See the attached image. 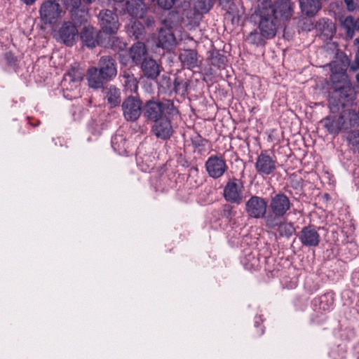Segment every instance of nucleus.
<instances>
[{
  "mask_svg": "<svg viewBox=\"0 0 359 359\" xmlns=\"http://www.w3.org/2000/svg\"><path fill=\"white\" fill-rule=\"evenodd\" d=\"M226 58L222 55H217L212 58V65L217 67L219 69L224 68Z\"/></svg>",
  "mask_w": 359,
  "mask_h": 359,
  "instance_id": "obj_41",
  "label": "nucleus"
},
{
  "mask_svg": "<svg viewBox=\"0 0 359 359\" xmlns=\"http://www.w3.org/2000/svg\"><path fill=\"white\" fill-rule=\"evenodd\" d=\"M348 140L359 149V130L353 131L349 135Z\"/></svg>",
  "mask_w": 359,
  "mask_h": 359,
  "instance_id": "obj_42",
  "label": "nucleus"
},
{
  "mask_svg": "<svg viewBox=\"0 0 359 359\" xmlns=\"http://www.w3.org/2000/svg\"><path fill=\"white\" fill-rule=\"evenodd\" d=\"M121 14L128 13L133 18H142L143 1L142 0H126L124 8L119 11Z\"/></svg>",
  "mask_w": 359,
  "mask_h": 359,
  "instance_id": "obj_20",
  "label": "nucleus"
},
{
  "mask_svg": "<svg viewBox=\"0 0 359 359\" xmlns=\"http://www.w3.org/2000/svg\"><path fill=\"white\" fill-rule=\"evenodd\" d=\"M245 269L248 271H257L260 268L259 259L255 254L250 252L242 260Z\"/></svg>",
  "mask_w": 359,
  "mask_h": 359,
  "instance_id": "obj_32",
  "label": "nucleus"
},
{
  "mask_svg": "<svg viewBox=\"0 0 359 359\" xmlns=\"http://www.w3.org/2000/svg\"><path fill=\"white\" fill-rule=\"evenodd\" d=\"M332 73H339L341 77H347L346 70L348 63L343 60H334L330 64Z\"/></svg>",
  "mask_w": 359,
  "mask_h": 359,
  "instance_id": "obj_34",
  "label": "nucleus"
},
{
  "mask_svg": "<svg viewBox=\"0 0 359 359\" xmlns=\"http://www.w3.org/2000/svg\"><path fill=\"white\" fill-rule=\"evenodd\" d=\"M355 44L358 46V52H359V38L355 39Z\"/></svg>",
  "mask_w": 359,
  "mask_h": 359,
  "instance_id": "obj_50",
  "label": "nucleus"
},
{
  "mask_svg": "<svg viewBox=\"0 0 359 359\" xmlns=\"http://www.w3.org/2000/svg\"><path fill=\"white\" fill-rule=\"evenodd\" d=\"M330 79L334 84L338 86L337 83L341 85L345 84L344 82L346 81V77H341L339 73H332Z\"/></svg>",
  "mask_w": 359,
  "mask_h": 359,
  "instance_id": "obj_43",
  "label": "nucleus"
},
{
  "mask_svg": "<svg viewBox=\"0 0 359 359\" xmlns=\"http://www.w3.org/2000/svg\"><path fill=\"white\" fill-rule=\"evenodd\" d=\"M205 168L210 177L217 180L222 177L228 170V165L224 156L214 154L206 160Z\"/></svg>",
  "mask_w": 359,
  "mask_h": 359,
  "instance_id": "obj_5",
  "label": "nucleus"
},
{
  "mask_svg": "<svg viewBox=\"0 0 359 359\" xmlns=\"http://www.w3.org/2000/svg\"><path fill=\"white\" fill-rule=\"evenodd\" d=\"M87 80L90 88L98 89L103 87L105 79L102 77V74L97 67H91L88 70Z\"/></svg>",
  "mask_w": 359,
  "mask_h": 359,
  "instance_id": "obj_27",
  "label": "nucleus"
},
{
  "mask_svg": "<svg viewBox=\"0 0 359 359\" xmlns=\"http://www.w3.org/2000/svg\"><path fill=\"white\" fill-rule=\"evenodd\" d=\"M211 1L212 0H194L195 10L201 13L208 12L211 8Z\"/></svg>",
  "mask_w": 359,
  "mask_h": 359,
  "instance_id": "obj_37",
  "label": "nucleus"
},
{
  "mask_svg": "<svg viewBox=\"0 0 359 359\" xmlns=\"http://www.w3.org/2000/svg\"><path fill=\"white\" fill-rule=\"evenodd\" d=\"M147 53V51L144 43L140 41L133 44L130 50V57L136 64L143 61Z\"/></svg>",
  "mask_w": 359,
  "mask_h": 359,
  "instance_id": "obj_30",
  "label": "nucleus"
},
{
  "mask_svg": "<svg viewBox=\"0 0 359 359\" xmlns=\"http://www.w3.org/2000/svg\"><path fill=\"white\" fill-rule=\"evenodd\" d=\"M143 114L147 120L154 122L168 116H175L178 110L170 100H149L143 107Z\"/></svg>",
  "mask_w": 359,
  "mask_h": 359,
  "instance_id": "obj_1",
  "label": "nucleus"
},
{
  "mask_svg": "<svg viewBox=\"0 0 359 359\" xmlns=\"http://www.w3.org/2000/svg\"><path fill=\"white\" fill-rule=\"evenodd\" d=\"M174 116H168L154 121L151 131L154 135L163 140H169L174 133L171 120Z\"/></svg>",
  "mask_w": 359,
  "mask_h": 359,
  "instance_id": "obj_10",
  "label": "nucleus"
},
{
  "mask_svg": "<svg viewBox=\"0 0 359 359\" xmlns=\"http://www.w3.org/2000/svg\"><path fill=\"white\" fill-rule=\"evenodd\" d=\"M264 36L262 33H258L257 31L251 32L248 36L247 39L250 43L255 44L257 46L262 45L264 43Z\"/></svg>",
  "mask_w": 359,
  "mask_h": 359,
  "instance_id": "obj_38",
  "label": "nucleus"
},
{
  "mask_svg": "<svg viewBox=\"0 0 359 359\" xmlns=\"http://www.w3.org/2000/svg\"><path fill=\"white\" fill-rule=\"evenodd\" d=\"M298 238L302 246L317 247L320 242V236L317 228L313 225L304 226L298 234Z\"/></svg>",
  "mask_w": 359,
  "mask_h": 359,
  "instance_id": "obj_12",
  "label": "nucleus"
},
{
  "mask_svg": "<svg viewBox=\"0 0 359 359\" xmlns=\"http://www.w3.org/2000/svg\"><path fill=\"white\" fill-rule=\"evenodd\" d=\"M256 330H257V334L259 336L260 335H262L264 332V327L263 326H257V328H256Z\"/></svg>",
  "mask_w": 359,
  "mask_h": 359,
  "instance_id": "obj_48",
  "label": "nucleus"
},
{
  "mask_svg": "<svg viewBox=\"0 0 359 359\" xmlns=\"http://www.w3.org/2000/svg\"><path fill=\"white\" fill-rule=\"evenodd\" d=\"M351 92V88L347 84H342L335 86L334 97H338L337 102L335 103L334 97H330L329 102L330 104H334L336 107L345 105V101Z\"/></svg>",
  "mask_w": 359,
  "mask_h": 359,
  "instance_id": "obj_23",
  "label": "nucleus"
},
{
  "mask_svg": "<svg viewBox=\"0 0 359 359\" xmlns=\"http://www.w3.org/2000/svg\"><path fill=\"white\" fill-rule=\"evenodd\" d=\"M176 43L174 34L169 29H161L158 34V46L164 49H172Z\"/></svg>",
  "mask_w": 359,
  "mask_h": 359,
  "instance_id": "obj_28",
  "label": "nucleus"
},
{
  "mask_svg": "<svg viewBox=\"0 0 359 359\" xmlns=\"http://www.w3.org/2000/svg\"><path fill=\"white\" fill-rule=\"evenodd\" d=\"M323 122L327 131L332 134L339 133L345 123L344 118L342 115L327 116Z\"/></svg>",
  "mask_w": 359,
  "mask_h": 359,
  "instance_id": "obj_22",
  "label": "nucleus"
},
{
  "mask_svg": "<svg viewBox=\"0 0 359 359\" xmlns=\"http://www.w3.org/2000/svg\"><path fill=\"white\" fill-rule=\"evenodd\" d=\"M5 57L9 64L15 63V60L11 53H6Z\"/></svg>",
  "mask_w": 359,
  "mask_h": 359,
  "instance_id": "obj_46",
  "label": "nucleus"
},
{
  "mask_svg": "<svg viewBox=\"0 0 359 359\" xmlns=\"http://www.w3.org/2000/svg\"><path fill=\"white\" fill-rule=\"evenodd\" d=\"M179 60L184 67L192 69L198 66V53L194 49H185L179 55Z\"/></svg>",
  "mask_w": 359,
  "mask_h": 359,
  "instance_id": "obj_21",
  "label": "nucleus"
},
{
  "mask_svg": "<svg viewBox=\"0 0 359 359\" xmlns=\"http://www.w3.org/2000/svg\"><path fill=\"white\" fill-rule=\"evenodd\" d=\"M103 93L104 98L111 108L120 104L121 99V91L118 88L114 86H107L103 88Z\"/></svg>",
  "mask_w": 359,
  "mask_h": 359,
  "instance_id": "obj_26",
  "label": "nucleus"
},
{
  "mask_svg": "<svg viewBox=\"0 0 359 359\" xmlns=\"http://www.w3.org/2000/svg\"><path fill=\"white\" fill-rule=\"evenodd\" d=\"M174 90L177 93L184 94L187 89V84L183 79L176 78L174 81Z\"/></svg>",
  "mask_w": 359,
  "mask_h": 359,
  "instance_id": "obj_39",
  "label": "nucleus"
},
{
  "mask_svg": "<svg viewBox=\"0 0 359 359\" xmlns=\"http://www.w3.org/2000/svg\"><path fill=\"white\" fill-rule=\"evenodd\" d=\"M334 304V297L332 294H325L314 299L315 309L319 312L330 311Z\"/></svg>",
  "mask_w": 359,
  "mask_h": 359,
  "instance_id": "obj_29",
  "label": "nucleus"
},
{
  "mask_svg": "<svg viewBox=\"0 0 359 359\" xmlns=\"http://www.w3.org/2000/svg\"><path fill=\"white\" fill-rule=\"evenodd\" d=\"M302 13L308 17L314 16L321 8L319 0H299Z\"/></svg>",
  "mask_w": 359,
  "mask_h": 359,
  "instance_id": "obj_25",
  "label": "nucleus"
},
{
  "mask_svg": "<svg viewBox=\"0 0 359 359\" xmlns=\"http://www.w3.org/2000/svg\"><path fill=\"white\" fill-rule=\"evenodd\" d=\"M121 107L123 116L128 121H135L140 116L142 111H143L142 101L132 95L123 100Z\"/></svg>",
  "mask_w": 359,
  "mask_h": 359,
  "instance_id": "obj_9",
  "label": "nucleus"
},
{
  "mask_svg": "<svg viewBox=\"0 0 359 359\" xmlns=\"http://www.w3.org/2000/svg\"><path fill=\"white\" fill-rule=\"evenodd\" d=\"M342 26L346 30V36L352 39L355 30H359V18L355 20L352 16H347L342 22Z\"/></svg>",
  "mask_w": 359,
  "mask_h": 359,
  "instance_id": "obj_31",
  "label": "nucleus"
},
{
  "mask_svg": "<svg viewBox=\"0 0 359 359\" xmlns=\"http://www.w3.org/2000/svg\"><path fill=\"white\" fill-rule=\"evenodd\" d=\"M277 20H287L294 12V3L291 0H276L269 7H264Z\"/></svg>",
  "mask_w": 359,
  "mask_h": 359,
  "instance_id": "obj_8",
  "label": "nucleus"
},
{
  "mask_svg": "<svg viewBox=\"0 0 359 359\" xmlns=\"http://www.w3.org/2000/svg\"><path fill=\"white\" fill-rule=\"evenodd\" d=\"M242 184H238V180L233 178L226 183L224 189V197L225 200L230 203L240 204L243 200Z\"/></svg>",
  "mask_w": 359,
  "mask_h": 359,
  "instance_id": "obj_14",
  "label": "nucleus"
},
{
  "mask_svg": "<svg viewBox=\"0 0 359 359\" xmlns=\"http://www.w3.org/2000/svg\"><path fill=\"white\" fill-rule=\"evenodd\" d=\"M105 81L113 79L117 74L116 63L111 56H102L99 61V68H97Z\"/></svg>",
  "mask_w": 359,
  "mask_h": 359,
  "instance_id": "obj_17",
  "label": "nucleus"
},
{
  "mask_svg": "<svg viewBox=\"0 0 359 359\" xmlns=\"http://www.w3.org/2000/svg\"><path fill=\"white\" fill-rule=\"evenodd\" d=\"M111 147L119 154L126 151V140L121 135L116 134L111 138Z\"/></svg>",
  "mask_w": 359,
  "mask_h": 359,
  "instance_id": "obj_33",
  "label": "nucleus"
},
{
  "mask_svg": "<svg viewBox=\"0 0 359 359\" xmlns=\"http://www.w3.org/2000/svg\"><path fill=\"white\" fill-rule=\"evenodd\" d=\"M62 8L55 0H47L42 3L39 9L41 21L45 25H55L61 18Z\"/></svg>",
  "mask_w": 359,
  "mask_h": 359,
  "instance_id": "obj_3",
  "label": "nucleus"
},
{
  "mask_svg": "<svg viewBox=\"0 0 359 359\" xmlns=\"http://www.w3.org/2000/svg\"><path fill=\"white\" fill-rule=\"evenodd\" d=\"M83 79V74L81 71L75 67H72L67 73H66L61 81V86L65 92L78 91L79 87Z\"/></svg>",
  "mask_w": 359,
  "mask_h": 359,
  "instance_id": "obj_11",
  "label": "nucleus"
},
{
  "mask_svg": "<svg viewBox=\"0 0 359 359\" xmlns=\"http://www.w3.org/2000/svg\"><path fill=\"white\" fill-rule=\"evenodd\" d=\"M357 81L359 83V73L356 75Z\"/></svg>",
  "mask_w": 359,
  "mask_h": 359,
  "instance_id": "obj_52",
  "label": "nucleus"
},
{
  "mask_svg": "<svg viewBox=\"0 0 359 359\" xmlns=\"http://www.w3.org/2000/svg\"><path fill=\"white\" fill-rule=\"evenodd\" d=\"M100 26L105 33H115L119 27L117 15L109 10H102L98 15Z\"/></svg>",
  "mask_w": 359,
  "mask_h": 359,
  "instance_id": "obj_15",
  "label": "nucleus"
},
{
  "mask_svg": "<svg viewBox=\"0 0 359 359\" xmlns=\"http://www.w3.org/2000/svg\"><path fill=\"white\" fill-rule=\"evenodd\" d=\"M278 162L275 155H270L267 151H262L257 156L255 163L257 172L262 175H270L275 172Z\"/></svg>",
  "mask_w": 359,
  "mask_h": 359,
  "instance_id": "obj_4",
  "label": "nucleus"
},
{
  "mask_svg": "<svg viewBox=\"0 0 359 359\" xmlns=\"http://www.w3.org/2000/svg\"><path fill=\"white\" fill-rule=\"evenodd\" d=\"M358 359H359V358H358Z\"/></svg>",
  "mask_w": 359,
  "mask_h": 359,
  "instance_id": "obj_54",
  "label": "nucleus"
},
{
  "mask_svg": "<svg viewBox=\"0 0 359 359\" xmlns=\"http://www.w3.org/2000/svg\"><path fill=\"white\" fill-rule=\"evenodd\" d=\"M114 1H116V2H123L124 0H114Z\"/></svg>",
  "mask_w": 359,
  "mask_h": 359,
  "instance_id": "obj_53",
  "label": "nucleus"
},
{
  "mask_svg": "<svg viewBox=\"0 0 359 359\" xmlns=\"http://www.w3.org/2000/svg\"><path fill=\"white\" fill-rule=\"evenodd\" d=\"M259 29L265 39H272L276 34L277 19L264 7L259 11Z\"/></svg>",
  "mask_w": 359,
  "mask_h": 359,
  "instance_id": "obj_7",
  "label": "nucleus"
},
{
  "mask_svg": "<svg viewBox=\"0 0 359 359\" xmlns=\"http://www.w3.org/2000/svg\"><path fill=\"white\" fill-rule=\"evenodd\" d=\"M78 36V30L72 22H64L59 29L55 37L57 41H61L68 46H72Z\"/></svg>",
  "mask_w": 359,
  "mask_h": 359,
  "instance_id": "obj_13",
  "label": "nucleus"
},
{
  "mask_svg": "<svg viewBox=\"0 0 359 359\" xmlns=\"http://www.w3.org/2000/svg\"><path fill=\"white\" fill-rule=\"evenodd\" d=\"M267 202L265 198L258 196H251L245 203V212L248 216L253 219H264L267 216Z\"/></svg>",
  "mask_w": 359,
  "mask_h": 359,
  "instance_id": "obj_6",
  "label": "nucleus"
},
{
  "mask_svg": "<svg viewBox=\"0 0 359 359\" xmlns=\"http://www.w3.org/2000/svg\"><path fill=\"white\" fill-rule=\"evenodd\" d=\"M344 2L347 6V8L350 11H353L355 9V5L354 4V0H344Z\"/></svg>",
  "mask_w": 359,
  "mask_h": 359,
  "instance_id": "obj_45",
  "label": "nucleus"
},
{
  "mask_svg": "<svg viewBox=\"0 0 359 359\" xmlns=\"http://www.w3.org/2000/svg\"><path fill=\"white\" fill-rule=\"evenodd\" d=\"M356 67L352 66L351 68L352 70L355 71L357 69H359V52L357 53L355 55V60Z\"/></svg>",
  "mask_w": 359,
  "mask_h": 359,
  "instance_id": "obj_47",
  "label": "nucleus"
},
{
  "mask_svg": "<svg viewBox=\"0 0 359 359\" xmlns=\"http://www.w3.org/2000/svg\"><path fill=\"white\" fill-rule=\"evenodd\" d=\"M292 203L285 194L278 193L271 196L268 206L269 210L265 222L283 218L290 210Z\"/></svg>",
  "mask_w": 359,
  "mask_h": 359,
  "instance_id": "obj_2",
  "label": "nucleus"
},
{
  "mask_svg": "<svg viewBox=\"0 0 359 359\" xmlns=\"http://www.w3.org/2000/svg\"><path fill=\"white\" fill-rule=\"evenodd\" d=\"M67 5L71 6L72 19L76 23L82 25L87 22L88 13L86 9L79 8L80 0H65Z\"/></svg>",
  "mask_w": 359,
  "mask_h": 359,
  "instance_id": "obj_19",
  "label": "nucleus"
},
{
  "mask_svg": "<svg viewBox=\"0 0 359 359\" xmlns=\"http://www.w3.org/2000/svg\"><path fill=\"white\" fill-rule=\"evenodd\" d=\"M128 32L130 34H132L135 39H138L144 34V27L140 21L134 20L129 26Z\"/></svg>",
  "mask_w": 359,
  "mask_h": 359,
  "instance_id": "obj_35",
  "label": "nucleus"
},
{
  "mask_svg": "<svg viewBox=\"0 0 359 359\" xmlns=\"http://www.w3.org/2000/svg\"><path fill=\"white\" fill-rule=\"evenodd\" d=\"M265 225L271 229H276L278 235L281 237L290 238L295 231L294 224L283 220V218H279L276 221H266Z\"/></svg>",
  "mask_w": 359,
  "mask_h": 359,
  "instance_id": "obj_16",
  "label": "nucleus"
},
{
  "mask_svg": "<svg viewBox=\"0 0 359 359\" xmlns=\"http://www.w3.org/2000/svg\"><path fill=\"white\" fill-rule=\"evenodd\" d=\"M65 96L69 97V99H72L73 97H74V95L69 94H65Z\"/></svg>",
  "mask_w": 359,
  "mask_h": 359,
  "instance_id": "obj_51",
  "label": "nucleus"
},
{
  "mask_svg": "<svg viewBox=\"0 0 359 359\" xmlns=\"http://www.w3.org/2000/svg\"><path fill=\"white\" fill-rule=\"evenodd\" d=\"M124 86L126 90L131 93L136 92L138 88V82L133 75L124 74Z\"/></svg>",
  "mask_w": 359,
  "mask_h": 359,
  "instance_id": "obj_36",
  "label": "nucleus"
},
{
  "mask_svg": "<svg viewBox=\"0 0 359 359\" xmlns=\"http://www.w3.org/2000/svg\"><path fill=\"white\" fill-rule=\"evenodd\" d=\"M101 34V32L93 27H84L81 32V39L85 46L93 48L99 44Z\"/></svg>",
  "mask_w": 359,
  "mask_h": 359,
  "instance_id": "obj_18",
  "label": "nucleus"
},
{
  "mask_svg": "<svg viewBox=\"0 0 359 359\" xmlns=\"http://www.w3.org/2000/svg\"><path fill=\"white\" fill-rule=\"evenodd\" d=\"M141 69L144 75L149 79H154L160 74L159 65L151 58H144Z\"/></svg>",
  "mask_w": 359,
  "mask_h": 359,
  "instance_id": "obj_24",
  "label": "nucleus"
},
{
  "mask_svg": "<svg viewBox=\"0 0 359 359\" xmlns=\"http://www.w3.org/2000/svg\"><path fill=\"white\" fill-rule=\"evenodd\" d=\"M191 144L196 149H203L208 140L203 137H202L200 135H196V136L191 137Z\"/></svg>",
  "mask_w": 359,
  "mask_h": 359,
  "instance_id": "obj_40",
  "label": "nucleus"
},
{
  "mask_svg": "<svg viewBox=\"0 0 359 359\" xmlns=\"http://www.w3.org/2000/svg\"><path fill=\"white\" fill-rule=\"evenodd\" d=\"M175 0H157V3L161 8L165 10H169L175 4Z\"/></svg>",
  "mask_w": 359,
  "mask_h": 359,
  "instance_id": "obj_44",
  "label": "nucleus"
},
{
  "mask_svg": "<svg viewBox=\"0 0 359 359\" xmlns=\"http://www.w3.org/2000/svg\"><path fill=\"white\" fill-rule=\"evenodd\" d=\"M20 1H22L24 4H25L26 5H32L36 1V0H20Z\"/></svg>",
  "mask_w": 359,
  "mask_h": 359,
  "instance_id": "obj_49",
  "label": "nucleus"
}]
</instances>
